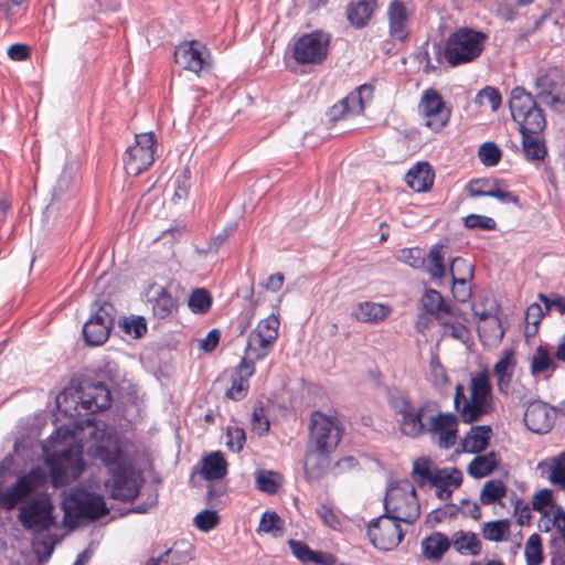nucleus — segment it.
<instances>
[{
  "label": "nucleus",
  "mask_w": 565,
  "mask_h": 565,
  "mask_svg": "<svg viewBox=\"0 0 565 565\" xmlns=\"http://www.w3.org/2000/svg\"><path fill=\"white\" fill-rule=\"evenodd\" d=\"M487 40L488 35L480 30L458 28L447 38L443 56L451 67L471 63L481 55Z\"/></svg>",
  "instance_id": "obj_3"
},
{
  "label": "nucleus",
  "mask_w": 565,
  "mask_h": 565,
  "mask_svg": "<svg viewBox=\"0 0 565 565\" xmlns=\"http://www.w3.org/2000/svg\"><path fill=\"white\" fill-rule=\"evenodd\" d=\"M399 523L385 514L373 519L367 526V535L372 544L383 551H392L397 547L404 537Z\"/></svg>",
  "instance_id": "obj_13"
},
{
  "label": "nucleus",
  "mask_w": 565,
  "mask_h": 565,
  "mask_svg": "<svg viewBox=\"0 0 565 565\" xmlns=\"http://www.w3.org/2000/svg\"><path fill=\"white\" fill-rule=\"evenodd\" d=\"M391 407L401 415V431L403 435L417 438L426 434L427 423L425 418L427 414L435 413L437 404L426 401L416 407L408 395L398 394L390 398Z\"/></svg>",
  "instance_id": "obj_7"
},
{
  "label": "nucleus",
  "mask_w": 565,
  "mask_h": 565,
  "mask_svg": "<svg viewBox=\"0 0 565 565\" xmlns=\"http://www.w3.org/2000/svg\"><path fill=\"white\" fill-rule=\"evenodd\" d=\"M535 98L521 86H516L511 90L509 107L511 116L518 125L522 122V117L526 119L527 115L532 114L534 109L540 108Z\"/></svg>",
  "instance_id": "obj_19"
},
{
  "label": "nucleus",
  "mask_w": 565,
  "mask_h": 565,
  "mask_svg": "<svg viewBox=\"0 0 565 565\" xmlns=\"http://www.w3.org/2000/svg\"><path fill=\"white\" fill-rule=\"evenodd\" d=\"M376 8L377 0H351L345 14L352 26L362 29L369 24Z\"/></svg>",
  "instance_id": "obj_23"
},
{
  "label": "nucleus",
  "mask_w": 565,
  "mask_h": 565,
  "mask_svg": "<svg viewBox=\"0 0 565 565\" xmlns=\"http://www.w3.org/2000/svg\"><path fill=\"white\" fill-rule=\"evenodd\" d=\"M493 409L494 403H481L472 399H465L459 414L463 423L470 424L479 422L483 416L491 414Z\"/></svg>",
  "instance_id": "obj_38"
},
{
  "label": "nucleus",
  "mask_w": 565,
  "mask_h": 565,
  "mask_svg": "<svg viewBox=\"0 0 565 565\" xmlns=\"http://www.w3.org/2000/svg\"><path fill=\"white\" fill-rule=\"evenodd\" d=\"M202 49L203 46L196 41L179 45L174 51L175 63L184 70L199 73L205 63Z\"/></svg>",
  "instance_id": "obj_21"
},
{
  "label": "nucleus",
  "mask_w": 565,
  "mask_h": 565,
  "mask_svg": "<svg viewBox=\"0 0 565 565\" xmlns=\"http://www.w3.org/2000/svg\"><path fill=\"white\" fill-rule=\"evenodd\" d=\"M390 24V36L403 42L408 36L407 24L409 15L405 3L402 0H393L387 8Z\"/></svg>",
  "instance_id": "obj_20"
},
{
  "label": "nucleus",
  "mask_w": 565,
  "mask_h": 565,
  "mask_svg": "<svg viewBox=\"0 0 565 565\" xmlns=\"http://www.w3.org/2000/svg\"><path fill=\"white\" fill-rule=\"evenodd\" d=\"M384 514L397 522L413 524L420 515L414 484L408 479L392 483L384 498Z\"/></svg>",
  "instance_id": "obj_5"
},
{
  "label": "nucleus",
  "mask_w": 565,
  "mask_h": 565,
  "mask_svg": "<svg viewBox=\"0 0 565 565\" xmlns=\"http://www.w3.org/2000/svg\"><path fill=\"white\" fill-rule=\"evenodd\" d=\"M116 309L108 301H94L90 306V316L84 323L82 333L87 345L104 344L115 324Z\"/></svg>",
  "instance_id": "obj_9"
},
{
  "label": "nucleus",
  "mask_w": 565,
  "mask_h": 565,
  "mask_svg": "<svg viewBox=\"0 0 565 565\" xmlns=\"http://www.w3.org/2000/svg\"><path fill=\"white\" fill-rule=\"evenodd\" d=\"M188 306L193 313H207L212 307L211 294L204 288L194 289L189 297Z\"/></svg>",
  "instance_id": "obj_45"
},
{
  "label": "nucleus",
  "mask_w": 565,
  "mask_h": 565,
  "mask_svg": "<svg viewBox=\"0 0 565 565\" xmlns=\"http://www.w3.org/2000/svg\"><path fill=\"white\" fill-rule=\"evenodd\" d=\"M535 88L537 99L554 111H565V75L561 68L539 70Z\"/></svg>",
  "instance_id": "obj_10"
},
{
  "label": "nucleus",
  "mask_w": 565,
  "mask_h": 565,
  "mask_svg": "<svg viewBox=\"0 0 565 565\" xmlns=\"http://www.w3.org/2000/svg\"><path fill=\"white\" fill-rule=\"evenodd\" d=\"M434 178L430 164L418 162L406 173L405 182L416 192H426L433 186Z\"/></svg>",
  "instance_id": "obj_26"
},
{
  "label": "nucleus",
  "mask_w": 565,
  "mask_h": 565,
  "mask_svg": "<svg viewBox=\"0 0 565 565\" xmlns=\"http://www.w3.org/2000/svg\"><path fill=\"white\" fill-rule=\"evenodd\" d=\"M525 558L529 565H540L543 562L542 540L536 533L526 541Z\"/></svg>",
  "instance_id": "obj_52"
},
{
  "label": "nucleus",
  "mask_w": 565,
  "mask_h": 565,
  "mask_svg": "<svg viewBox=\"0 0 565 565\" xmlns=\"http://www.w3.org/2000/svg\"><path fill=\"white\" fill-rule=\"evenodd\" d=\"M96 457L102 460L110 475V479L105 482L110 498L120 501L135 500L139 494L142 479L126 460L120 447L98 446Z\"/></svg>",
  "instance_id": "obj_1"
},
{
  "label": "nucleus",
  "mask_w": 565,
  "mask_h": 565,
  "mask_svg": "<svg viewBox=\"0 0 565 565\" xmlns=\"http://www.w3.org/2000/svg\"><path fill=\"white\" fill-rule=\"evenodd\" d=\"M522 149L526 160L541 161L547 153L542 134H525L522 131Z\"/></svg>",
  "instance_id": "obj_36"
},
{
  "label": "nucleus",
  "mask_w": 565,
  "mask_h": 565,
  "mask_svg": "<svg viewBox=\"0 0 565 565\" xmlns=\"http://www.w3.org/2000/svg\"><path fill=\"white\" fill-rule=\"evenodd\" d=\"M397 259L414 269L425 267V250L419 247L403 248L397 254Z\"/></svg>",
  "instance_id": "obj_49"
},
{
  "label": "nucleus",
  "mask_w": 565,
  "mask_h": 565,
  "mask_svg": "<svg viewBox=\"0 0 565 565\" xmlns=\"http://www.w3.org/2000/svg\"><path fill=\"white\" fill-rule=\"evenodd\" d=\"M559 505H556L555 499L553 495V491L548 488H544L535 492L532 499V509L536 512H540L543 518H547L550 515V510L555 508V510Z\"/></svg>",
  "instance_id": "obj_46"
},
{
  "label": "nucleus",
  "mask_w": 565,
  "mask_h": 565,
  "mask_svg": "<svg viewBox=\"0 0 565 565\" xmlns=\"http://www.w3.org/2000/svg\"><path fill=\"white\" fill-rule=\"evenodd\" d=\"M343 435V427L334 416H328L320 411L310 415L307 446L334 452Z\"/></svg>",
  "instance_id": "obj_8"
},
{
  "label": "nucleus",
  "mask_w": 565,
  "mask_h": 565,
  "mask_svg": "<svg viewBox=\"0 0 565 565\" xmlns=\"http://www.w3.org/2000/svg\"><path fill=\"white\" fill-rule=\"evenodd\" d=\"M492 428L489 425L472 426L462 440V449L469 454H479L487 449Z\"/></svg>",
  "instance_id": "obj_29"
},
{
  "label": "nucleus",
  "mask_w": 565,
  "mask_h": 565,
  "mask_svg": "<svg viewBox=\"0 0 565 565\" xmlns=\"http://www.w3.org/2000/svg\"><path fill=\"white\" fill-rule=\"evenodd\" d=\"M84 461L79 450L72 449L62 451L55 460L51 462V481L57 488L67 484L81 476L84 470Z\"/></svg>",
  "instance_id": "obj_15"
},
{
  "label": "nucleus",
  "mask_w": 565,
  "mask_h": 565,
  "mask_svg": "<svg viewBox=\"0 0 565 565\" xmlns=\"http://www.w3.org/2000/svg\"><path fill=\"white\" fill-rule=\"evenodd\" d=\"M556 366V363L551 358L548 348L543 344L539 345L531 360V374L535 376L547 370L554 371Z\"/></svg>",
  "instance_id": "obj_41"
},
{
  "label": "nucleus",
  "mask_w": 565,
  "mask_h": 565,
  "mask_svg": "<svg viewBox=\"0 0 565 565\" xmlns=\"http://www.w3.org/2000/svg\"><path fill=\"white\" fill-rule=\"evenodd\" d=\"M463 224L467 228H481L486 231H493L497 227V223L492 217L480 215V214H469L465 217Z\"/></svg>",
  "instance_id": "obj_61"
},
{
  "label": "nucleus",
  "mask_w": 565,
  "mask_h": 565,
  "mask_svg": "<svg viewBox=\"0 0 565 565\" xmlns=\"http://www.w3.org/2000/svg\"><path fill=\"white\" fill-rule=\"evenodd\" d=\"M72 401L75 403L74 413L65 409L71 417H84L77 423V427L95 426L94 415L108 409L111 405V393L108 385L102 380H85L83 381L72 395Z\"/></svg>",
  "instance_id": "obj_2"
},
{
  "label": "nucleus",
  "mask_w": 565,
  "mask_h": 565,
  "mask_svg": "<svg viewBox=\"0 0 565 565\" xmlns=\"http://www.w3.org/2000/svg\"><path fill=\"white\" fill-rule=\"evenodd\" d=\"M443 296L435 289H428L422 298L423 308L427 313L438 316L443 306Z\"/></svg>",
  "instance_id": "obj_58"
},
{
  "label": "nucleus",
  "mask_w": 565,
  "mask_h": 565,
  "mask_svg": "<svg viewBox=\"0 0 565 565\" xmlns=\"http://www.w3.org/2000/svg\"><path fill=\"white\" fill-rule=\"evenodd\" d=\"M430 460L428 458L422 457L414 461L413 465V478L417 482L419 487H424L426 483L433 482V477L435 473V469L431 470Z\"/></svg>",
  "instance_id": "obj_50"
},
{
  "label": "nucleus",
  "mask_w": 565,
  "mask_h": 565,
  "mask_svg": "<svg viewBox=\"0 0 565 565\" xmlns=\"http://www.w3.org/2000/svg\"><path fill=\"white\" fill-rule=\"evenodd\" d=\"M333 452L326 450H318L317 448L306 447L303 470L305 477L308 481L321 480L330 470L332 471Z\"/></svg>",
  "instance_id": "obj_18"
},
{
  "label": "nucleus",
  "mask_w": 565,
  "mask_h": 565,
  "mask_svg": "<svg viewBox=\"0 0 565 565\" xmlns=\"http://www.w3.org/2000/svg\"><path fill=\"white\" fill-rule=\"evenodd\" d=\"M190 190V171L189 169L183 170L174 180V193L172 196L173 202H178L185 199Z\"/></svg>",
  "instance_id": "obj_63"
},
{
  "label": "nucleus",
  "mask_w": 565,
  "mask_h": 565,
  "mask_svg": "<svg viewBox=\"0 0 565 565\" xmlns=\"http://www.w3.org/2000/svg\"><path fill=\"white\" fill-rule=\"evenodd\" d=\"M546 127V119L543 109H534L532 114L527 115L526 119L522 117V122L519 125V131L522 134H542Z\"/></svg>",
  "instance_id": "obj_47"
},
{
  "label": "nucleus",
  "mask_w": 565,
  "mask_h": 565,
  "mask_svg": "<svg viewBox=\"0 0 565 565\" xmlns=\"http://www.w3.org/2000/svg\"><path fill=\"white\" fill-rule=\"evenodd\" d=\"M505 494L507 487L501 480H489L482 487L480 492V501L484 505H490L498 502L500 499L505 497Z\"/></svg>",
  "instance_id": "obj_44"
},
{
  "label": "nucleus",
  "mask_w": 565,
  "mask_h": 565,
  "mask_svg": "<svg viewBox=\"0 0 565 565\" xmlns=\"http://www.w3.org/2000/svg\"><path fill=\"white\" fill-rule=\"evenodd\" d=\"M475 103L480 107L490 106L492 111H497L501 106L502 97L497 88L486 86L477 94Z\"/></svg>",
  "instance_id": "obj_51"
},
{
  "label": "nucleus",
  "mask_w": 565,
  "mask_h": 565,
  "mask_svg": "<svg viewBox=\"0 0 565 565\" xmlns=\"http://www.w3.org/2000/svg\"><path fill=\"white\" fill-rule=\"evenodd\" d=\"M149 301L152 307L153 317L159 320L171 317L178 310L177 299L164 287H161Z\"/></svg>",
  "instance_id": "obj_32"
},
{
  "label": "nucleus",
  "mask_w": 565,
  "mask_h": 565,
  "mask_svg": "<svg viewBox=\"0 0 565 565\" xmlns=\"http://www.w3.org/2000/svg\"><path fill=\"white\" fill-rule=\"evenodd\" d=\"M270 339V335H267L266 338L259 332L252 331L248 334L245 355L243 359H246L247 362H250L255 366L257 361L264 360L271 351L275 342Z\"/></svg>",
  "instance_id": "obj_27"
},
{
  "label": "nucleus",
  "mask_w": 565,
  "mask_h": 565,
  "mask_svg": "<svg viewBox=\"0 0 565 565\" xmlns=\"http://www.w3.org/2000/svg\"><path fill=\"white\" fill-rule=\"evenodd\" d=\"M374 87L371 84H363L351 92L342 99L350 115H360L364 111L365 103L373 97Z\"/></svg>",
  "instance_id": "obj_34"
},
{
  "label": "nucleus",
  "mask_w": 565,
  "mask_h": 565,
  "mask_svg": "<svg viewBox=\"0 0 565 565\" xmlns=\"http://www.w3.org/2000/svg\"><path fill=\"white\" fill-rule=\"evenodd\" d=\"M450 275L454 285H462L459 290L460 299H469L472 295L469 281L473 278V267L462 257H455L450 263Z\"/></svg>",
  "instance_id": "obj_24"
},
{
  "label": "nucleus",
  "mask_w": 565,
  "mask_h": 565,
  "mask_svg": "<svg viewBox=\"0 0 565 565\" xmlns=\"http://www.w3.org/2000/svg\"><path fill=\"white\" fill-rule=\"evenodd\" d=\"M497 179H476L469 182L467 191L472 198L489 196L494 186L498 184Z\"/></svg>",
  "instance_id": "obj_55"
},
{
  "label": "nucleus",
  "mask_w": 565,
  "mask_h": 565,
  "mask_svg": "<svg viewBox=\"0 0 565 565\" xmlns=\"http://www.w3.org/2000/svg\"><path fill=\"white\" fill-rule=\"evenodd\" d=\"M392 309L390 306L364 301L356 305L352 316L361 322L377 324L384 321Z\"/></svg>",
  "instance_id": "obj_28"
},
{
  "label": "nucleus",
  "mask_w": 565,
  "mask_h": 565,
  "mask_svg": "<svg viewBox=\"0 0 565 565\" xmlns=\"http://www.w3.org/2000/svg\"><path fill=\"white\" fill-rule=\"evenodd\" d=\"M431 383L437 387L446 386L449 383V377L445 367L440 363L438 356H435L429 362Z\"/></svg>",
  "instance_id": "obj_62"
},
{
  "label": "nucleus",
  "mask_w": 565,
  "mask_h": 565,
  "mask_svg": "<svg viewBox=\"0 0 565 565\" xmlns=\"http://www.w3.org/2000/svg\"><path fill=\"white\" fill-rule=\"evenodd\" d=\"M451 542L446 534L434 532L422 542L423 555L430 561H439L449 550Z\"/></svg>",
  "instance_id": "obj_31"
},
{
  "label": "nucleus",
  "mask_w": 565,
  "mask_h": 565,
  "mask_svg": "<svg viewBox=\"0 0 565 565\" xmlns=\"http://www.w3.org/2000/svg\"><path fill=\"white\" fill-rule=\"evenodd\" d=\"M288 545L292 554L302 563L309 564L313 559L316 551H312L306 543L297 540H289Z\"/></svg>",
  "instance_id": "obj_64"
},
{
  "label": "nucleus",
  "mask_w": 565,
  "mask_h": 565,
  "mask_svg": "<svg viewBox=\"0 0 565 565\" xmlns=\"http://www.w3.org/2000/svg\"><path fill=\"white\" fill-rule=\"evenodd\" d=\"M418 109L425 118V125L434 131L441 130L451 116V111L446 107L441 95L434 88L424 92Z\"/></svg>",
  "instance_id": "obj_14"
},
{
  "label": "nucleus",
  "mask_w": 565,
  "mask_h": 565,
  "mask_svg": "<svg viewBox=\"0 0 565 565\" xmlns=\"http://www.w3.org/2000/svg\"><path fill=\"white\" fill-rule=\"evenodd\" d=\"M455 550L460 554L479 555L481 552V541L476 533L456 532L452 540Z\"/></svg>",
  "instance_id": "obj_39"
},
{
  "label": "nucleus",
  "mask_w": 565,
  "mask_h": 565,
  "mask_svg": "<svg viewBox=\"0 0 565 565\" xmlns=\"http://www.w3.org/2000/svg\"><path fill=\"white\" fill-rule=\"evenodd\" d=\"M330 35L313 31L301 35L292 47V56L298 64H321L328 56Z\"/></svg>",
  "instance_id": "obj_11"
},
{
  "label": "nucleus",
  "mask_w": 565,
  "mask_h": 565,
  "mask_svg": "<svg viewBox=\"0 0 565 565\" xmlns=\"http://www.w3.org/2000/svg\"><path fill=\"white\" fill-rule=\"evenodd\" d=\"M276 473L268 470L256 472V487L259 491L274 494L278 491V483L275 480Z\"/></svg>",
  "instance_id": "obj_57"
},
{
  "label": "nucleus",
  "mask_w": 565,
  "mask_h": 565,
  "mask_svg": "<svg viewBox=\"0 0 565 565\" xmlns=\"http://www.w3.org/2000/svg\"><path fill=\"white\" fill-rule=\"evenodd\" d=\"M562 519L561 536L551 539V563L552 565H565V510L558 507L555 512L554 523Z\"/></svg>",
  "instance_id": "obj_37"
},
{
  "label": "nucleus",
  "mask_w": 565,
  "mask_h": 565,
  "mask_svg": "<svg viewBox=\"0 0 565 565\" xmlns=\"http://www.w3.org/2000/svg\"><path fill=\"white\" fill-rule=\"evenodd\" d=\"M462 483V473L459 469L435 468L431 486L435 488L457 489Z\"/></svg>",
  "instance_id": "obj_40"
},
{
  "label": "nucleus",
  "mask_w": 565,
  "mask_h": 565,
  "mask_svg": "<svg viewBox=\"0 0 565 565\" xmlns=\"http://www.w3.org/2000/svg\"><path fill=\"white\" fill-rule=\"evenodd\" d=\"M500 456L495 451L475 457L468 466V473L477 479L489 476L498 467Z\"/></svg>",
  "instance_id": "obj_35"
},
{
  "label": "nucleus",
  "mask_w": 565,
  "mask_h": 565,
  "mask_svg": "<svg viewBox=\"0 0 565 565\" xmlns=\"http://www.w3.org/2000/svg\"><path fill=\"white\" fill-rule=\"evenodd\" d=\"M470 399L481 403H494L490 374L487 370L471 376Z\"/></svg>",
  "instance_id": "obj_30"
},
{
  "label": "nucleus",
  "mask_w": 565,
  "mask_h": 565,
  "mask_svg": "<svg viewBox=\"0 0 565 565\" xmlns=\"http://www.w3.org/2000/svg\"><path fill=\"white\" fill-rule=\"evenodd\" d=\"M255 373V366L247 362L246 359H242L239 364L235 369L232 385L226 391V396L233 401H241L248 392V379Z\"/></svg>",
  "instance_id": "obj_22"
},
{
  "label": "nucleus",
  "mask_w": 565,
  "mask_h": 565,
  "mask_svg": "<svg viewBox=\"0 0 565 565\" xmlns=\"http://www.w3.org/2000/svg\"><path fill=\"white\" fill-rule=\"evenodd\" d=\"M258 531L280 536L282 533V521L276 512L266 511L260 519Z\"/></svg>",
  "instance_id": "obj_53"
},
{
  "label": "nucleus",
  "mask_w": 565,
  "mask_h": 565,
  "mask_svg": "<svg viewBox=\"0 0 565 565\" xmlns=\"http://www.w3.org/2000/svg\"><path fill=\"white\" fill-rule=\"evenodd\" d=\"M167 557L170 558L171 565H182L193 558V545L185 540L177 541L169 550Z\"/></svg>",
  "instance_id": "obj_43"
},
{
  "label": "nucleus",
  "mask_w": 565,
  "mask_h": 565,
  "mask_svg": "<svg viewBox=\"0 0 565 565\" xmlns=\"http://www.w3.org/2000/svg\"><path fill=\"white\" fill-rule=\"evenodd\" d=\"M443 248V245H434L428 254L429 262L426 269L435 279H441L446 274Z\"/></svg>",
  "instance_id": "obj_48"
},
{
  "label": "nucleus",
  "mask_w": 565,
  "mask_h": 565,
  "mask_svg": "<svg viewBox=\"0 0 565 565\" xmlns=\"http://www.w3.org/2000/svg\"><path fill=\"white\" fill-rule=\"evenodd\" d=\"M63 524L70 530L78 526L79 520L96 521L108 513L104 498L86 490L72 491L62 502Z\"/></svg>",
  "instance_id": "obj_6"
},
{
  "label": "nucleus",
  "mask_w": 565,
  "mask_h": 565,
  "mask_svg": "<svg viewBox=\"0 0 565 565\" xmlns=\"http://www.w3.org/2000/svg\"><path fill=\"white\" fill-rule=\"evenodd\" d=\"M46 484L19 503L17 519L22 527L32 533H43L56 525L52 498L42 491Z\"/></svg>",
  "instance_id": "obj_4"
},
{
  "label": "nucleus",
  "mask_w": 565,
  "mask_h": 565,
  "mask_svg": "<svg viewBox=\"0 0 565 565\" xmlns=\"http://www.w3.org/2000/svg\"><path fill=\"white\" fill-rule=\"evenodd\" d=\"M523 420L531 431L546 434L554 426L555 412L548 404L541 401H533L527 404Z\"/></svg>",
  "instance_id": "obj_17"
},
{
  "label": "nucleus",
  "mask_w": 565,
  "mask_h": 565,
  "mask_svg": "<svg viewBox=\"0 0 565 565\" xmlns=\"http://www.w3.org/2000/svg\"><path fill=\"white\" fill-rule=\"evenodd\" d=\"M511 522L509 519L490 521L483 524L482 536L490 542H501L507 539L510 532Z\"/></svg>",
  "instance_id": "obj_42"
},
{
  "label": "nucleus",
  "mask_w": 565,
  "mask_h": 565,
  "mask_svg": "<svg viewBox=\"0 0 565 565\" xmlns=\"http://www.w3.org/2000/svg\"><path fill=\"white\" fill-rule=\"evenodd\" d=\"M515 365L514 351L512 349L504 350L501 359L493 366V374L497 377L500 393H508Z\"/></svg>",
  "instance_id": "obj_25"
},
{
  "label": "nucleus",
  "mask_w": 565,
  "mask_h": 565,
  "mask_svg": "<svg viewBox=\"0 0 565 565\" xmlns=\"http://www.w3.org/2000/svg\"><path fill=\"white\" fill-rule=\"evenodd\" d=\"M226 446L231 451L239 452L244 448L246 441L245 430L241 427H228L226 431Z\"/></svg>",
  "instance_id": "obj_60"
},
{
  "label": "nucleus",
  "mask_w": 565,
  "mask_h": 565,
  "mask_svg": "<svg viewBox=\"0 0 565 565\" xmlns=\"http://www.w3.org/2000/svg\"><path fill=\"white\" fill-rule=\"evenodd\" d=\"M194 525L202 532H210L220 523V516L214 510H203L193 520Z\"/></svg>",
  "instance_id": "obj_56"
},
{
  "label": "nucleus",
  "mask_w": 565,
  "mask_h": 565,
  "mask_svg": "<svg viewBox=\"0 0 565 565\" xmlns=\"http://www.w3.org/2000/svg\"><path fill=\"white\" fill-rule=\"evenodd\" d=\"M478 154L486 167H494L499 163L502 151L494 142L488 141L481 145Z\"/></svg>",
  "instance_id": "obj_54"
},
{
  "label": "nucleus",
  "mask_w": 565,
  "mask_h": 565,
  "mask_svg": "<svg viewBox=\"0 0 565 565\" xmlns=\"http://www.w3.org/2000/svg\"><path fill=\"white\" fill-rule=\"evenodd\" d=\"M458 424V417L452 413H433L427 417L426 434L438 438L439 448L450 449L457 441Z\"/></svg>",
  "instance_id": "obj_16"
},
{
  "label": "nucleus",
  "mask_w": 565,
  "mask_h": 565,
  "mask_svg": "<svg viewBox=\"0 0 565 565\" xmlns=\"http://www.w3.org/2000/svg\"><path fill=\"white\" fill-rule=\"evenodd\" d=\"M278 329H279V319L275 315H270L267 318L260 320L256 327L254 332H259L264 337H271V341H276L278 338Z\"/></svg>",
  "instance_id": "obj_59"
},
{
  "label": "nucleus",
  "mask_w": 565,
  "mask_h": 565,
  "mask_svg": "<svg viewBox=\"0 0 565 565\" xmlns=\"http://www.w3.org/2000/svg\"><path fill=\"white\" fill-rule=\"evenodd\" d=\"M156 136L152 131L136 135L135 145L127 148L124 166L128 174L139 175L154 161Z\"/></svg>",
  "instance_id": "obj_12"
},
{
  "label": "nucleus",
  "mask_w": 565,
  "mask_h": 565,
  "mask_svg": "<svg viewBox=\"0 0 565 565\" xmlns=\"http://www.w3.org/2000/svg\"><path fill=\"white\" fill-rule=\"evenodd\" d=\"M227 473V462L222 452L215 451L202 459L201 475L207 481L222 479Z\"/></svg>",
  "instance_id": "obj_33"
}]
</instances>
